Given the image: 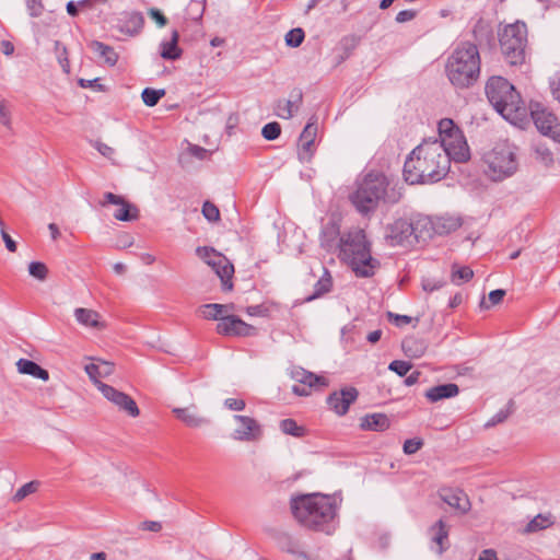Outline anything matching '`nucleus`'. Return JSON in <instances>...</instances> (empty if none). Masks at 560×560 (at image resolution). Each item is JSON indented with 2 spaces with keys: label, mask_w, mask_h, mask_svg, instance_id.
Returning a JSON list of instances; mask_svg holds the SVG:
<instances>
[{
  "label": "nucleus",
  "mask_w": 560,
  "mask_h": 560,
  "mask_svg": "<svg viewBox=\"0 0 560 560\" xmlns=\"http://www.w3.org/2000/svg\"><path fill=\"white\" fill-rule=\"evenodd\" d=\"M448 155L438 140H424L416 147L404 164V178L411 185L432 184L450 171Z\"/></svg>",
  "instance_id": "f257e3e1"
},
{
  "label": "nucleus",
  "mask_w": 560,
  "mask_h": 560,
  "mask_svg": "<svg viewBox=\"0 0 560 560\" xmlns=\"http://www.w3.org/2000/svg\"><path fill=\"white\" fill-rule=\"evenodd\" d=\"M290 508L303 527L327 535L334 533L337 505L331 497L320 493L296 495L291 499Z\"/></svg>",
  "instance_id": "f03ea898"
},
{
  "label": "nucleus",
  "mask_w": 560,
  "mask_h": 560,
  "mask_svg": "<svg viewBox=\"0 0 560 560\" xmlns=\"http://www.w3.org/2000/svg\"><path fill=\"white\" fill-rule=\"evenodd\" d=\"M338 257L362 278L372 277L380 266L372 257L371 243L364 230L358 226L349 229L340 236Z\"/></svg>",
  "instance_id": "7ed1b4c3"
},
{
  "label": "nucleus",
  "mask_w": 560,
  "mask_h": 560,
  "mask_svg": "<svg viewBox=\"0 0 560 560\" xmlns=\"http://www.w3.org/2000/svg\"><path fill=\"white\" fill-rule=\"evenodd\" d=\"M400 198V190L390 186L389 179L378 172L368 173L350 196L351 202L362 214L374 211L381 201L396 203Z\"/></svg>",
  "instance_id": "20e7f679"
},
{
  "label": "nucleus",
  "mask_w": 560,
  "mask_h": 560,
  "mask_svg": "<svg viewBox=\"0 0 560 560\" xmlns=\"http://www.w3.org/2000/svg\"><path fill=\"white\" fill-rule=\"evenodd\" d=\"M480 73V56L477 46L465 42L459 44L447 59L446 74L456 88L472 85Z\"/></svg>",
  "instance_id": "39448f33"
},
{
  "label": "nucleus",
  "mask_w": 560,
  "mask_h": 560,
  "mask_svg": "<svg viewBox=\"0 0 560 560\" xmlns=\"http://www.w3.org/2000/svg\"><path fill=\"white\" fill-rule=\"evenodd\" d=\"M486 94L494 107L506 120L515 121L526 116V107L514 86L502 77H492L486 85Z\"/></svg>",
  "instance_id": "423d86ee"
},
{
  "label": "nucleus",
  "mask_w": 560,
  "mask_h": 560,
  "mask_svg": "<svg viewBox=\"0 0 560 560\" xmlns=\"http://www.w3.org/2000/svg\"><path fill=\"white\" fill-rule=\"evenodd\" d=\"M485 174L493 182H501L514 175L518 168L516 148L509 142H500L483 156Z\"/></svg>",
  "instance_id": "0eeeda50"
},
{
  "label": "nucleus",
  "mask_w": 560,
  "mask_h": 560,
  "mask_svg": "<svg viewBox=\"0 0 560 560\" xmlns=\"http://www.w3.org/2000/svg\"><path fill=\"white\" fill-rule=\"evenodd\" d=\"M501 51L511 66L522 65L525 61L527 46V27L524 22L505 25L499 32Z\"/></svg>",
  "instance_id": "6e6552de"
},
{
  "label": "nucleus",
  "mask_w": 560,
  "mask_h": 560,
  "mask_svg": "<svg viewBox=\"0 0 560 560\" xmlns=\"http://www.w3.org/2000/svg\"><path fill=\"white\" fill-rule=\"evenodd\" d=\"M440 144L448 155V161L457 163L467 162L470 159V151L462 130L452 119L443 118L438 125Z\"/></svg>",
  "instance_id": "1a4fd4ad"
},
{
  "label": "nucleus",
  "mask_w": 560,
  "mask_h": 560,
  "mask_svg": "<svg viewBox=\"0 0 560 560\" xmlns=\"http://www.w3.org/2000/svg\"><path fill=\"white\" fill-rule=\"evenodd\" d=\"M529 112L539 132L560 143V124L557 116L539 102H530Z\"/></svg>",
  "instance_id": "9d476101"
},
{
  "label": "nucleus",
  "mask_w": 560,
  "mask_h": 560,
  "mask_svg": "<svg viewBox=\"0 0 560 560\" xmlns=\"http://www.w3.org/2000/svg\"><path fill=\"white\" fill-rule=\"evenodd\" d=\"M198 255L205 259L208 266L212 268L215 275L221 279L222 289L224 291H230L233 289L232 277L234 273V266L230 262V260L217 253L212 248L208 247H199L197 249Z\"/></svg>",
  "instance_id": "9b49d317"
},
{
  "label": "nucleus",
  "mask_w": 560,
  "mask_h": 560,
  "mask_svg": "<svg viewBox=\"0 0 560 560\" xmlns=\"http://www.w3.org/2000/svg\"><path fill=\"white\" fill-rule=\"evenodd\" d=\"M290 375L296 383L292 386V392L298 396H308L314 390H320L329 384L325 376L316 375L301 366L292 368Z\"/></svg>",
  "instance_id": "f8f14e48"
},
{
  "label": "nucleus",
  "mask_w": 560,
  "mask_h": 560,
  "mask_svg": "<svg viewBox=\"0 0 560 560\" xmlns=\"http://www.w3.org/2000/svg\"><path fill=\"white\" fill-rule=\"evenodd\" d=\"M96 387L104 398L110 401L119 411L126 412L132 418L139 416L140 410L136 401L129 395L105 383H96Z\"/></svg>",
  "instance_id": "ddd939ff"
},
{
  "label": "nucleus",
  "mask_w": 560,
  "mask_h": 560,
  "mask_svg": "<svg viewBox=\"0 0 560 560\" xmlns=\"http://www.w3.org/2000/svg\"><path fill=\"white\" fill-rule=\"evenodd\" d=\"M236 428L232 432V439L238 442H257L262 436V427L254 418L235 415L233 417Z\"/></svg>",
  "instance_id": "4468645a"
},
{
  "label": "nucleus",
  "mask_w": 560,
  "mask_h": 560,
  "mask_svg": "<svg viewBox=\"0 0 560 560\" xmlns=\"http://www.w3.org/2000/svg\"><path fill=\"white\" fill-rule=\"evenodd\" d=\"M102 207L108 205L117 206V210L113 213L114 218L119 221H133L139 217V210L136 206L128 202L124 197L113 192H105L104 198L100 201Z\"/></svg>",
  "instance_id": "2eb2a0df"
},
{
  "label": "nucleus",
  "mask_w": 560,
  "mask_h": 560,
  "mask_svg": "<svg viewBox=\"0 0 560 560\" xmlns=\"http://www.w3.org/2000/svg\"><path fill=\"white\" fill-rule=\"evenodd\" d=\"M317 137V119L316 117H311L306 126L304 127L302 133L299 138V160L301 162H310L314 150H315V139Z\"/></svg>",
  "instance_id": "dca6fc26"
},
{
  "label": "nucleus",
  "mask_w": 560,
  "mask_h": 560,
  "mask_svg": "<svg viewBox=\"0 0 560 560\" xmlns=\"http://www.w3.org/2000/svg\"><path fill=\"white\" fill-rule=\"evenodd\" d=\"M254 327L242 320L240 317L228 313L217 325V331L223 336H249Z\"/></svg>",
  "instance_id": "f3484780"
},
{
  "label": "nucleus",
  "mask_w": 560,
  "mask_h": 560,
  "mask_svg": "<svg viewBox=\"0 0 560 560\" xmlns=\"http://www.w3.org/2000/svg\"><path fill=\"white\" fill-rule=\"evenodd\" d=\"M358 390L354 387H346L340 392H334L327 397L329 408L338 416H343L348 412L349 407L358 398Z\"/></svg>",
  "instance_id": "a211bd4d"
},
{
  "label": "nucleus",
  "mask_w": 560,
  "mask_h": 560,
  "mask_svg": "<svg viewBox=\"0 0 560 560\" xmlns=\"http://www.w3.org/2000/svg\"><path fill=\"white\" fill-rule=\"evenodd\" d=\"M340 225L336 220H329L323 225L319 241L320 246L328 253L339 250Z\"/></svg>",
  "instance_id": "6ab92c4d"
},
{
  "label": "nucleus",
  "mask_w": 560,
  "mask_h": 560,
  "mask_svg": "<svg viewBox=\"0 0 560 560\" xmlns=\"http://www.w3.org/2000/svg\"><path fill=\"white\" fill-rule=\"evenodd\" d=\"M302 92L300 90H294L290 93V97L288 100H279L275 105V113L278 117L282 119H290L293 117L295 113L301 107L302 104Z\"/></svg>",
  "instance_id": "aec40b11"
},
{
  "label": "nucleus",
  "mask_w": 560,
  "mask_h": 560,
  "mask_svg": "<svg viewBox=\"0 0 560 560\" xmlns=\"http://www.w3.org/2000/svg\"><path fill=\"white\" fill-rule=\"evenodd\" d=\"M74 317L84 327L96 330L105 328V323L101 320V315L94 310L78 307L74 310Z\"/></svg>",
  "instance_id": "412c9836"
},
{
  "label": "nucleus",
  "mask_w": 560,
  "mask_h": 560,
  "mask_svg": "<svg viewBox=\"0 0 560 560\" xmlns=\"http://www.w3.org/2000/svg\"><path fill=\"white\" fill-rule=\"evenodd\" d=\"M432 230L440 235L456 231L462 225V219L455 215H440L431 221Z\"/></svg>",
  "instance_id": "4be33fe9"
},
{
  "label": "nucleus",
  "mask_w": 560,
  "mask_h": 560,
  "mask_svg": "<svg viewBox=\"0 0 560 560\" xmlns=\"http://www.w3.org/2000/svg\"><path fill=\"white\" fill-rule=\"evenodd\" d=\"M459 388L454 383L441 384L429 388L424 396L431 402H436L442 399L452 398L457 396Z\"/></svg>",
  "instance_id": "5701e85b"
},
{
  "label": "nucleus",
  "mask_w": 560,
  "mask_h": 560,
  "mask_svg": "<svg viewBox=\"0 0 560 560\" xmlns=\"http://www.w3.org/2000/svg\"><path fill=\"white\" fill-rule=\"evenodd\" d=\"M173 412L177 419L189 428H200L210 422L209 419L198 415L196 410L191 408H174Z\"/></svg>",
  "instance_id": "b1692460"
},
{
  "label": "nucleus",
  "mask_w": 560,
  "mask_h": 560,
  "mask_svg": "<svg viewBox=\"0 0 560 560\" xmlns=\"http://www.w3.org/2000/svg\"><path fill=\"white\" fill-rule=\"evenodd\" d=\"M442 500L460 513H467L470 509L468 497L462 490H450L442 494Z\"/></svg>",
  "instance_id": "393cba45"
},
{
  "label": "nucleus",
  "mask_w": 560,
  "mask_h": 560,
  "mask_svg": "<svg viewBox=\"0 0 560 560\" xmlns=\"http://www.w3.org/2000/svg\"><path fill=\"white\" fill-rule=\"evenodd\" d=\"M432 541L439 546L438 552L442 555L447 549L448 526L443 520H439L430 527Z\"/></svg>",
  "instance_id": "a878e982"
},
{
  "label": "nucleus",
  "mask_w": 560,
  "mask_h": 560,
  "mask_svg": "<svg viewBox=\"0 0 560 560\" xmlns=\"http://www.w3.org/2000/svg\"><path fill=\"white\" fill-rule=\"evenodd\" d=\"M16 369L21 374L31 375L44 382H47L49 380V373L47 370L43 369L34 361L27 359H20L16 362Z\"/></svg>",
  "instance_id": "bb28decb"
},
{
  "label": "nucleus",
  "mask_w": 560,
  "mask_h": 560,
  "mask_svg": "<svg viewBox=\"0 0 560 560\" xmlns=\"http://www.w3.org/2000/svg\"><path fill=\"white\" fill-rule=\"evenodd\" d=\"M85 372L96 386V383H103L101 378L107 377L114 372V365L106 361L90 363L85 365Z\"/></svg>",
  "instance_id": "cd10ccee"
},
{
  "label": "nucleus",
  "mask_w": 560,
  "mask_h": 560,
  "mask_svg": "<svg viewBox=\"0 0 560 560\" xmlns=\"http://www.w3.org/2000/svg\"><path fill=\"white\" fill-rule=\"evenodd\" d=\"M90 48L104 60V63H106L109 67H114L118 61V54L115 51V49L98 40H93L90 43Z\"/></svg>",
  "instance_id": "c85d7f7f"
},
{
  "label": "nucleus",
  "mask_w": 560,
  "mask_h": 560,
  "mask_svg": "<svg viewBox=\"0 0 560 560\" xmlns=\"http://www.w3.org/2000/svg\"><path fill=\"white\" fill-rule=\"evenodd\" d=\"M389 419L384 413L366 415L361 419V428L372 431H384L389 428Z\"/></svg>",
  "instance_id": "c756f323"
},
{
  "label": "nucleus",
  "mask_w": 560,
  "mask_h": 560,
  "mask_svg": "<svg viewBox=\"0 0 560 560\" xmlns=\"http://www.w3.org/2000/svg\"><path fill=\"white\" fill-rule=\"evenodd\" d=\"M234 311V304H206L201 308L203 318L221 322V318L228 313Z\"/></svg>",
  "instance_id": "7c9ffc66"
},
{
  "label": "nucleus",
  "mask_w": 560,
  "mask_h": 560,
  "mask_svg": "<svg viewBox=\"0 0 560 560\" xmlns=\"http://www.w3.org/2000/svg\"><path fill=\"white\" fill-rule=\"evenodd\" d=\"M413 224L406 220H397L392 225L390 238L397 243H404L413 234Z\"/></svg>",
  "instance_id": "2f4dec72"
},
{
  "label": "nucleus",
  "mask_w": 560,
  "mask_h": 560,
  "mask_svg": "<svg viewBox=\"0 0 560 560\" xmlns=\"http://www.w3.org/2000/svg\"><path fill=\"white\" fill-rule=\"evenodd\" d=\"M179 34L177 31L172 32V38L161 43V57L167 60H176L182 56L178 47Z\"/></svg>",
  "instance_id": "473e14b6"
},
{
  "label": "nucleus",
  "mask_w": 560,
  "mask_h": 560,
  "mask_svg": "<svg viewBox=\"0 0 560 560\" xmlns=\"http://www.w3.org/2000/svg\"><path fill=\"white\" fill-rule=\"evenodd\" d=\"M332 285L331 277L329 276L328 271L325 270L324 276L315 283L314 285V293L305 299L306 302H311L323 294L330 291Z\"/></svg>",
  "instance_id": "72a5a7b5"
},
{
  "label": "nucleus",
  "mask_w": 560,
  "mask_h": 560,
  "mask_svg": "<svg viewBox=\"0 0 560 560\" xmlns=\"http://www.w3.org/2000/svg\"><path fill=\"white\" fill-rule=\"evenodd\" d=\"M553 524L552 516L550 514H538L536 515L525 528L527 533L538 532L548 528Z\"/></svg>",
  "instance_id": "f704fd0d"
},
{
  "label": "nucleus",
  "mask_w": 560,
  "mask_h": 560,
  "mask_svg": "<svg viewBox=\"0 0 560 560\" xmlns=\"http://www.w3.org/2000/svg\"><path fill=\"white\" fill-rule=\"evenodd\" d=\"M280 430L284 434L301 438L305 434V429L296 423L293 419H284L280 422Z\"/></svg>",
  "instance_id": "c9c22d12"
},
{
  "label": "nucleus",
  "mask_w": 560,
  "mask_h": 560,
  "mask_svg": "<svg viewBox=\"0 0 560 560\" xmlns=\"http://www.w3.org/2000/svg\"><path fill=\"white\" fill-rule=\"evenodd\" d=\"M164 95H165V90H163V89L155 90V89H151V88H145L142 91L141 97H142L143 103L147 106L153 107L159 103V101Z\"/></svg>",
  "instance_id": "e433bc0d"
},
{
  "label": "nucleus",
  "mask_w": 560,
  "mask_h": 560,
  "mask_svg": "<svg viewBox=\"0 0 560 560\" xmlns=\"http://www.w3.org/2000/svg\"><path fill=\"white\" fill-rule=\"evenodd\" d=\"M402 350L407 355L419 358L423 354L424 348L413 338H407L402 341Z\"/></svg>",
  "instance_id": "4c0bfd02"
},
{
  "label": "nucleus",
  "mask_w": 560,
  "mask_h": 560,
  "mask_svg": "<svg viewBox=\"0 0 560 560\" xmlns=\"http://www.w3.org/2000/svg\"><path fill=\"white\" fill-rule=\"evenodd\" d=\"M38 487H39V482L35 481V480L23 485L14 493L13 501L20 502V501L24 500L27 495L35 493L38 490Z\"/></svg>",
  "instance_id": "58836bf2"
},
{
  "label": "nucleus",
  "mask_w": 560,
  "mask_h": 560,
  "mask_svg": "<svg viewBox=\"0 0 560 560\" xmlns=\"http://www.w3.org/2000/svg\"><path fill=\"white\" fill-rule=\"evenodd\" d=\"M28 273L35 279L44 281L48 276V268L44 262L32 261L28 265Z\"/></svg>",
  "instance_id": "ea45409f"
},
{
  "label": "nucleus",
  "mask_w": 560,
  "mask_h": 560,
  "mask_svg": "<svg viewBox=\"0 0 560 560\" xmlns=\"http://www.w3.org/2000/svg\"><path fill=\"white\" fill-rule=\"evenodd\" d=\"M304 40L302 28H293L285 34V44L290 47H299Z\"/></svg>",
  "instance_id": "a19ab883"
},
{
  "label": "nucleus",
  "mask_w": 560,
  "mask_h": 560,
  "mask_svg": "<svg viewBox=\"0 0 560 560\" xmlns=\"http://www.w3.org/2000/svg\"><path fill=\"white\" fill-rule=\"evenodd\" d=\"M281 133V127L278 122H268L262 127L261 135L267 140H275Z\"/></svg>",
  "instance_id": "79ce46f5"
},
{
  "label": "nucleus",
  "mask_w": 560,
  "mask_h": 560,
  "mask_svg": "<svg viewBox=\"0 0 560 560\" xmlns=\"http://www.w3.org/2000/svg\"><path fill=\"white\" fill-rule=\"evenodd\" d=\"M472 276L474 271L469 267H460L452 272V280L459 284L460 282H467Z\"/></svg>",
  "instance_id": "37998d69"
},
{
  "label": "nucleus",
  "mask_w": 560,
  "mask_h": 560,
  "mask_svg": "<svg viewBox=\"0 0 560 560\" xmlns=\"http://www.w3.org/2000/svg\"><path fill=\"white\" fill-rule=\"evenodd\" d=\"M202 214L209 222H215L220 219V211L215 205L206 201L202 206Z\"/></svg>",
  "instance_id": "c03bdc74"
},
{
  "label": "nucleus",
  "mask_w": 560,
  "mask_h": 560,
  "mask_svg": "<svg viewBox=\"0 0 560 560\" xmlns=\"http://www.w3.org/2000/svg\"><path fill=\"white\" fill-rule=\"evenodd\" d=\"M505 295V291L502 289L493 290L489 293V304L482 300L480 302L481 308H489L491 305H497L502 302L503 298Z\"/></svg>",
  "instance_id": "a18cd8bd"
},
{
  "label": "nucleus",
  "mask_w": 560,
  "mask_h": 560,
  "mask_svg": "<svg viewBox=\"0 0 560 560\" xmlns=\"http://www.w3.org/2000/svg\"><path fill=\"white\" fill-rule=\"evenodd\" d=\"M412 365L411 363L402 360H395L389 363L388 369L395 373H397L399 376H405L407 373L411 370Z\"/></svg>",
  "instance_id": "49530a36"
},
{
  "label": "nucleus",
  "mask_w": 560,
  "mask_h": 560,
  "mask_svg": "<svg viewBox=\"0 0 560 560\" xmlns=\"http://www.w3.org/2000/svg\"><path fill=\"white\" fill-rule=\"evenodd\" d=\"M56 50L58 52V61L66 73L70 72V63L68 59V51L65 46H61L59 42H56Z\"/></svg>",
  "instance_id": "de8ad7c7"
},
{
  "label": "nucleus",
  "mask_w": 560,
  "mask_h": 560,
  "mask_svg": "<svg viewBox=\"0 0 560 560\" xmlns=\"http://www.w3.org/2000/svg\"><path fill=\"white\" fill-rule=\"evenodd\" d=\"M511 413V409H501L499 410L490 420L485 424L486 428H492L508 419Z\"/></svg>",
  "instance_id": "09e8293b"
},
{
  "label": "nucleus",
  "mask_w": 560,
  "mask_h": 560,
  "mask_svg": "<svg viewBox=\"0 0 560 560\" xmlns=\"http://www.w3.org/2000/svg\"><path fill=\"white\" fill-rule=\"evenodd\" d=\"M423 445L422 440L420 439H409L406 440L404 443V453L407 455H411L417 453Z\"/></svg>",
  "instance_id": "8fccbe9b"
},
{
  "label": "nucleus",
  "mask_w": 560,
  "mask_h": 560,
  "mask_svg": "<svg viewBox=\"0 0 560 560\" xmlns=\"http://www.w3.org/2000/svg\"><path fill=\"white\" fill-rule=\"evenodd\" d=\"M93 147L98 151L100 154H102L106 159H114L115 150L112 147L107 145L106 143H103L101 141H94Z\"/></svg>",
  "instance_id": "3c124183"
},
{
  "label": "nucleus",
  "mask_w": 560,
  "mask_h": 560,
  "mask_svg": "<svg viewBox=\"0 0 560 560\" xmlns=\"http://www.w3.org/2000/svg\"><path fill=\"white\" fill-rule=\"evenodd\" d=\"M445 282L443 280H436V279H423L422 281V289L425 292H433L435 290L441 289Z\"/></svg>",
  "instance_id": "603ef678"
},
{
  "label": "nucleus",
  "mask_w": 560,
  "mask_h": 560,
  "mask_svg": "<svg viewBox=\"0 0 560 560\" xmlns=\"http://www.w3.org/2000/svg\"><path fill=\"white\" fill-rule=\"evenodd\" d=\"M224 406L231 410L241 411L245 408L246 404L243 399L226 398L224 400Z\"/></svg>",
  "instance_id": "864d4df0"
},
{
  "label": "nucleus",
  "mask_w": 560,
  "mask_h": 560,
  "mask_svg": "<svg viewBox=\"0 0 560 560\" xmlns=\"http://www.w3.org/2000/svg\"><path fill=\"white\" fill-rule=\"evenodd\" d=\"M388 318L397 326H405L411 323L412 318L407 315H398L392 312L388 313Z\"/></svg>",
  "instance_id": "5fc2aeb1"
},
{
  "label": "nucleus",
  "mask_w": 560,
  "mask_h": 560,
  "mask_svg": "<svg viewBox=\"0 0 560 560\" xmlns=\"http://www.w3.org/2000/svg\"><path fill=\"white\" fill-rule=\"evenodd\" d=\"M0 228H1V236L5 243V247L9 252L14 253L16 250V243L11 238V236L4 231L3 222L0 219Z\"/></svg>",
  "instance_id": "6e6d98bb"
},
{
  "label": "nucleus",
  "mask_w": 560,
  "mask_h": 560,
  "mask_svg": "<svg viewBox=\"0 0 560 560\" xmlns=\"http://www.w3.org/2000/svg\"><path fill=\"white\" fill-rule=\"evenodd\" d=\"M417 15V12L415 10H402L397 13L396 15V22L397 23H405L413 20Z\"/></svg>",
  "instance_id": "4d7b16f0"
},
{
  "label": "nucleus",
  "mask_w": 560,
  "mask_h": 560,
  "mask_svg": "<svg viewBox=\"0 0 560 560\" xmlns=\"http://www.w3.org/2000/svg\"><path fill=\"white\" fill-rule=\"evenodd\" d=\"M149 15L156 22L160 27H163L167 24V19L164 14L158 9H150Z\"/></svg>",
  "instance_id": "13d9d810"
},
{
  "label": "nucleus",
  "mask_w": 560,
  "mask_h": 560,
  "mask_svg": "<svg viewBox=\"0 0 560 560\" xmlns=\"http://www.w3.org/2000/svg\"><path fill=\"white\" fill-rule=\"evenodd\" d=\"M27 8L32 16H39L43 12V5L37 0H27Z\"/></svg>",
  "instance_id": "bf43d9fd"
},
{
  "label": "nucleus",
  "mask_w": 560,
  "mask_h": 560,
  "mask_svg": "<svg viewBox=\"0 0 560 560\" xmlns=\"http://www.w3.org/2000/svg\"><path fill=\"white\" fill-rule=\"evenodd\" d=\"M10 113L5 106V103L3 101L0 102V122L3 126L9 127L10 126Z\"/></svg>",
  "instance_id": "052dcab7"
},
{
  "label": "nucleus",
  "mask_w": 560,
  "mask_h": 560,
  "mask_svg": "<svg viewBox=\"0 0 560 560\" xmlns=\"http://www.w3.org/2000/svg\"><path fill=\"white\" fill-rule=\"evenodd\" d=\"M188 151L192 156H196L199 160L205 159L208 153V151L205 148L195 144H190Z\"/></svg>",
  "instance_id": "680f3d73"
},
{
  "label": "nucleus",
  "mask_w": 560,
  "mask_h": 560,
  "mask_svg": "<svg viewBox=\"0 0 560 560\" xmlns=\"http://www.w3.org/2000/svg\"><path fill=\"white\" fill-rule=\"evenodd\" d=\"M537 155L539 156L540 161L546 165L549 166L553 163L552 154L548 150H536Z\"/></svg>",
  "instance_id": "e2e57ef3"
},
{
  "label": "nucleus",
  "mask_w": 560,
  "mask_h": 560,
  "mask_svg": "<svg viewBox=\"0 0 560 560\" xmlns=\"http://www.w3.org/2000/svg\"><path fill=\"white\" fill-rule=\"evenodd\" d=\"M141 528L144 530L158 533L162 529V525L155 521H145L141 524Z\"/></svg>",
  "instance_id": "0e129e2a"
},
{
  "label": "nucleus",
  "mask_w": 560,
  "mask_h": 560,
  "mask_svg": "<svg viewBox=\"0 0 560 560\" xmlns=\"http://www.w3.org/2000/svg\"><path fill=\"white\" fill-rule=\"evenodd\" d=\"M550 88L552 96L560 102V74L551 81Z\"/></svg>",
  "instance_id": "69168bd1"
},
{
  "label": "nucleus",
  "mask_w": 560,
  "mask_h": 560,
  "mask_svg": "<svg viewBox=\"0 0 560 560\" xmlns=\"http://www.w3.org/2000/svg\"><path fill=\"white\" fill-rule=\"evenodd\" d=\"M478 560H498L497 552L493 549H485Z\"/></svg>",
  "instance_id": "338daca9"
},
{
  "label": "nucleus",
  "mask_w": 560,
  "mask_h": 560,
  "mask_svg": "<svg viewBox=\"0 0 560 560\" xmlns=\"http://www.w3.org/2000/svg\"><path fill=\"white\" fill-rule=\"evenodd\" d=\"M1 48H2V52L7 56H10L14 52V46L11 42L9 40H2L1 42Z\"/></svg>",
  "instance_id": "774afa93"
}]
</instances>
